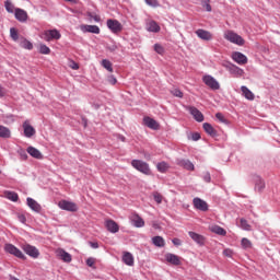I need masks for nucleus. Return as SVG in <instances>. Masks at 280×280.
Listing matches in <instances>:
<instances>
[{"label":"nucleus","instance_id":"4","mask_svg":"<svg viewBox=\"0 0 280 280\" xmlns=\"http://www.w3.org/2000/svg\"><path fill=\"white\" fill-rule=\"evenodd\" d=\"M4 250L5 253H9V255H13V257H18V259H23L24 261L25 259H27V256H25V254H23V252L19 249L16 246H14L13 244H7L4 246Z\"/></svg>","mask_w":280,"mask_h":280},{"label":"nucleus","instance_id":"56","mask_svg":"<svg viewBox=\"0 0 280 280\" xmlns=\"http://www.w3.org/2000/svg\"><path fill=\"white\" fill-rule=\"evenodd\" d=\"M172 243L174 244V246H182L183 245V241H180V238H173Z\"/></svg>","mask_w":280,"mask_h":280},{"label":"nucleus","instance_id":"13","mask_svg":"<svg viewBox=\"0 0 280 280\" xmlns=\"http://www.w3.org/2000/svg\"><path fill=\"white\" fill-rule=\"evenodd\" d=\"M176 164L179 167H183L184 170H187L188 172H194V170H196V166L194 165V163L189 160H185V159H177L176 160Z\"/></svg>","mask_w":280,"mask_h":280},{"label":"nucleus","instance_id":"33","mask_svg":"<svg viewBox=\"0 0 280 280\" xmlns=\"http://www.w3.org/2000/svg\"><path fill=\"white\" fill-rule=\"evenodd\" d=\"M20 47L32 51V49H34V44H32V42H30L27 38H23L20 43Z\"/></svg>","mask_w":280,"mask_h":280},{"label":"nucleus","instance_id":"39","mask_svg":"<svg viewBox=\"0 0 280 280\" xmlns=\"http://www.w3.org/2000/svg\"><path fill=\"white\" fill-rule=\"evenodd\" d=\"M241 246L242 248H244L245 250H248V248H253V243H250V240L244 237L241 241Z\"/></svg>","mask_w":280,"mask_h":280},{"label":"nucleus","instance_id":"60","mask_svg":"<svg viewBox=\"0 0 280 280\" xmlns=\"http://www.w3.org/2000/svg\"><path fill=\"white\" fill-rule=\"evenodd\" d=\"M109 51H117V45L108 46Z\"/></svg>","mask_w":280,"mask_h":280},{"label":"nucleus","instance_id":"23","mask_svg":"<svg viewBox=\"0 0 280 280\" xmlns=\"http://www.w3.org/2000/svg\"><path fill=\"white\" fill-rule=\"evenodd\" d=\"M143 122H144V126H147V128H150L151 130H159L160 128L159 122L148 116L143 118Z\"/></svg>","mask_w":280,"mask_h":280},{"label":"nucleus","instance_id":"8","mask_svg":"<svg viewBox=\"0 0 280 280\" xmlns=\"http://www.w3.org/2000/svg\"><path fill=\"white\" fill-rule=\"evenodd\" d=\"M58 207L59 209H62V211H70L71 213L78 211V203L69 200L59 201Z\"/></svg>","mask_w":280,"mask_h":280},{"label":"nucleus","instance_id":"21","mask_svg":"<svg viewBox=\"0 0 280 280\" xmlns=\"http://www.w3.org/2000/svg\"><path fill=\"white\" fill-rule=\"evenodd\" d=\"M165 259L168 264H172V266H180V257L176 254L167 253L165 254Z\"/></svg>","mask_w":280,"mask_h":280},{"label":"nucleus","instance_id":"24","mask_svg":"<svg viewBox=\"0 0 280 280\" xmlns=\"http://www.w3.org/2000/svg\"><path fill=\"white\" fill-rule=\"evenodd\" d=\"M188 235L191 240L196 242L199 246H205V236L196 233V232H188Z\"/></svg>","mask_w":280,"mask_h":280},{"label":"nucleus","instance_id":"43","mask_svg":"<svg viewBox=\"0 0 280 280\" xmlns=\"http://www.w3.org/2000/svg\"><path fill=\"white\" fill-rule=\"evenodd\" d=\"M10 36H11L12 40H14V42L19 40V31H16L15 27H11Z\"/></svg>","mask_w":280,"mask_h":280},{"label":"nucleus","instance_id":"29","mask_svg":"<svg viewBox=\"0 0 280 280\" xmlns=\"http://www.w3.org/2000/svg\"><path fill=\"white\" fill-rule=\"evenodd\" d=\"M255 189L256 191H264V189H266V182H264L259 176L255 177Z\"/></svg>","mask_w":280,"mask_h":280},{"label":"nucleus","instance_id":"30","mask_svg":"<svg viewBox=\"0 0 280 280\" xmlns=\"http://www.w3.org/2000/svg\"><path fill=\"white\" fill-rule=\"evenodd\" d=\"M0 137L1 139H10V137H12V132L10 131V128L0 125Z\"/></svg>","mask_w":280,"mask_h":280},{"label":"nucleus","instance_id":"25","mask_svg":"<svg viewBox=\"0 0 280 280\" xmlns=\"http://www.w3.org/2000/svg\"><path fill=\"white\" fill-rule=\"evenodd\" d=\"M122 261L126 266H135V256L130 252L122 254Z\"/></svg>","mask_w":280,"mask_h":280},{"label":"nucleus","instance_id":"9","mask_svg":"<svg viewBox=\"0 0 280 280\" xmlns=\"http://www.w3.org/2000/svg\"><path fill=\"white\" fill-rule=\"evenodd\" d=\"M108 30L113 32V34H119L124 30V26L121 23L117 20L109 19L106 22Z\"/></svg>","mask_w":280,"mask_h":280},{"label":"nucleus","instance_id":"37","mask_svg":"<svg viewBox=\"0 0 280 280\" xmlns=\"http://www.w3.org/2000/svg\"><path fill=\"white\" fill-rule=\"evenodd\" d=\"M240 228L243 231H253V228L250 226V224H248V221L246 219L240 220Z\"/></svg>","mask_w":280,"mask_h":280},{"label":"nucleus","instance_id":"51","mask_svg":"<svg viewBox=\"0 0 280 280\" xmlns=\"http://www.w3.org/2000/svg\"><path fill=\"white\" fill-rule=\"evenodd\" d=\"M85 264L86 266H89V268H93V266H95V258L93 257L88 258Z\"/></svg>","mask_w":280,"mask_h":280},{"label":"nucleus","instance_id":"32","mask_svg":"<svg viewBox=\"0 0 280 280\" xmlns=\"http://www.w3.org/2000/svg\"><path fill=\"white\" fill-rule=\"evenodd\" d=\"M152 244L158 248H163L165 246V240L162 236H154L152 237Z\"/></svg>","mask_w":280,"mask_h":280},{"label":"nucleus","instance_id":"61","mask_svg":"<svg viewBox=\"0 0 280 280\" xmlns=\"http://www.w3.org/2000/svg\"><path fill=\"white\" fill-rule=\"evenodd\" d=\"M72 69L78 70L80 69V67L78 66V63H74V66H72Z\"/></svg>","mask_w":280,"mask_h":280},{"label":"nucleus","instance_id":"16","mask_svg":"<svg viewBox=\"0 0 280 280\" xmlns=\"http://www.w3.org/2000/svg\"><path fill=\"white\" fill-rule=\"evenodd\" d=\"M22 127L24 130V137H26L27 139H32V137L36 135V129H34L27 120L23 122Z\"/></svg>","mask_w":280,"mask_h":280},{"label":"nucleus","instance_id":"19","mask_svg":"<svg viewBox=\"0 0 280 280\" xmlns=\"http://www.w3.org/2000/svg\"><path fill=\"white\" fill-rule=\"evenodd\" d=\"M105 228L109 233H119V224H117V222H115L113 219L105 221Z\"/></svg>","mask_w":280,"mask_h":280},{"label":"nucleus","instance_id":"6","mask_svg":"<svg viewBox=\"0 0 280 280\" xmlns=\"http://www.w3.org/2000/svg\"><path fill=\"white\" fill-rule=\"evenodd\" d=\"M202 82L206 86H209L211 91H220V82H218V80H215L211 74L203 75Z\"/></svg>","mask_w":280,"mask_h":280},{"label":"nucleus","instance_id":"36","mask_svg":"<svg viewBox=\"0 0 280 280\" xmlns=\"http://www.w3.org/2000/svg\"><path fill=\"white\" fill-rule=\"evenodd\" d=\"M158 171L161 172V174H165L167 172V170H170V164H167L166 162H160L156 165Z\"/></svg>","mask_w":280,"mask_h":280},{"label":"nucleus","instance_id":"12","mask_svg":"<svg viewBox=\"0 0 280 280\" xmlns=\"http://www.w3.org/2000/svg\"><path fill=\"white\" fill-rule=\"evenodd\" d=\"M231 58L236 65H248V57L241 51L232 52Z\"/></svg>","mask_w":280,"mask_h":280},{"label":"nucleus","instance_id":"53","mask_svg":"<svg viewBox=\"0 0 280 280\" xmlns=\"http://www.w3.org/2000/svg\"><path fill=\"white\" fill-rule=\"evenodd\" d=\"M18 220L22 224H25L27 222V218L25 217V214H18Z\"/></svg>","mask_w":280,"mask_h":280},{"label":"nucleus","instance_id":"22","mask_svg":"<svg viewBox=\"0 0 280 280\" xmlns=\"http://www.w3.org/2000/svg\"><path fill=\"white\" fill-rule=\"evenodd\" d=\"M81 31L86 34H100V26L97 25H89V24H85V25H82L81 26Z\"/></svg>","mask_w":280,"mask_h":280},{"label":"nucleus","instance_id":"28","mask_svg":"<svg viewBox=\"0 0 280 280\" xmlns=\"http://www.w3.org/2000/svg\"><path fill=\"white\" fill-rule=\"evenodd\" d=\"M241 91L246 100H249L250 102L255 100V94L247 86L242 85Z\"/></svg>","mask_w":280,"mask_h":280},{"label":"nucleus","instance_id":"34","mask_svg":"<svg viewBox=\"0 0 280 280\" xmlns=\"http://www.w3.org/2000/svg\"><path fill=\"white\" fill-rule=\"evenodd\" d=\"M101 65L104 69H106V71H108L109 73H113V62H110V60L108 59H103L101 61Z\"/></svg>","mask_w":280,"mask_h":280},{"label":"nucleus","instance_id":"20","mask_svg":"<svg viewBox=\"0 0 280 280\" xmlns=\"http://www.w3.org/2000/svg\"><path fill=\"white\" fill-rule=\"evenodd\" d=\"M14 16L20 23H25L27 21V11L18 8L14 11Z\"/></svg>","mask_w":280,"mask_h":280},{"label":"nucleus","instance_id":"1","mask_svg":"<svg viewBox=\"0 0 280 280\" xmlns=\"http://www.w3.org/2000/svg\"><path fill=\"white\" fill-rule=\"evenodd\" d=\"M131 166L138 172H140L141 174H144L145 176L152 175V170H150V164H148L147 162H143L141 160H132Z\"/></svg>","mask_w":280,"mask_h":280},{"label":"nucleus","instance_id":"55","mask_svg":"<svg viewBox=\"0 0 280 280\" xmlns=\"http://www.w3.org/2000/svg\"><path fill=\"white\" fill-rule=\"evenodd\" d=\"M89 16L91 19H93V21H95V23H100V21H102V19L97 14L93 15V14L90 13Z\"/></svg>","mask_w":280,"mask_h":280},{"label":"nucleus","instance_id":"57","mask_svg":"<svg viewBox=\"0 0 280 280\" xmlns=\"http://www.w3.org/2000/svg\"><path fill=\"white\" fill-rule=\"evenodd\" d=\"M192 141H200V133L199 132H194L191 135Z\"/></svg>","mask_w":280,"mask_h":280},{"label":"nucleus","instance_id":"40","mask_svg":"<svg viewBox=\"0 0 280 280\" xmlns=\"http://www.w3.org/2000/svg\"><path fill=\"white\" fill-rule=\"evenodd\" d=\"M4 8H5L7 12H9V14H14L15 10H14V4L12 3V1L7 0L4 2Z\"/></svg>","mask_w":280,"mask_h":280},{"label":"nucleus","instance_id":"44","mask_svg":"<svg viewBox=\"0 0 280 280\" xmlns=\"http://www.w3.org/2000/svg\"><path fill=\"white\" fill-rule=\"evenodd\" d=\"M144 2L151 8H159V0H144Z\"/></svg>","mask_w":280,"mask_h":280},{"label":"nucleus","instance_id":"11","mask_svg":"<svg viewBox=\"0 0 280 280\" xmlns=\"http://www.w3.org/2000/svg\"><path fill=\"white\" fill-rule=\"evenodd\" d=\"M129 220L131 222V225L136 229H143V226H145V221L138 213H132L129 217Z\"/></svg>","mask_w":280,"mask_h":280},{"label":"nucleus","instance_id":"48","mask_svg":"<svg viewBox=\"0 0 280 280\" xmlns=\"http://www.w3.org/2000/svg\"><path fill=\"white\" fill-rule=\"evenodd\" d=\"M153 198H154L155 202H158V205H161L163 202V196H161V194H159V192H155L153 195Z\"/></svg>","mask_w":280,"mask_h":280},{"label":"nucleus","instance_id":"58","mask_svg":"<svg viewBox=\"0 0 280 280\" xmlns=\"http://www.w3.org/2000/svg\"><path fill=\"white\" fill-rule=\"evenodd\" d=\"M89 244H90L91 248H94V249L100 248V244L97 242H90Z\"/></svg>","mask_w":280,"mask_h":280},{"label":"nucleus","instance_id":"18","mask_svg":"<svg viewBox=\"0 0 280 280\" xmlns=\"http://www.w3.org/2000/svg\"><path fill=\"white\" fill-rule=\"evenodd\" d=\"M195 33L201 40H213V34L209 31L198 28Z\"/></svg>","mask_w":280,"mask_h":280},{"label":"nucleus","instance_id":"42","mask_svg":"<svg viewBox=\"0 0 280 280\" xmlns=\"http://www.w3.org/2000/svg\"><path fill=\"white\" fill-rule=\"evenodd\" d=\"M18 154H19L21 161H27L28 155H27V151H25V149L20 148L18 150Z\"/></svg>","mask_w":280,"mask_h":280},{"label":"nucleus","instance_id":"3","mask_svg":"<svg viewBox=\"0 0 280 280\" xmlns=\"http://www.w3.org/2000/svg\"><path fill=\"white\" fill-rule=\"evenodd\" d=\"M225 40H229L230 43H233L234 45H238L242 47L244 45V38L242 36L237 35V33L233 31H228L224 33Z\"/></svg>","mask_w":280,"mask_h":280},{"label":"nucleus","instance_id":"15","mask_svg":"<svg viewBox=\"0 0 280 280\" xmlns=\"http://www.w3.org/2000/svg\"><path fill=\"white\" fill-rule=\"evenodd\" d=\"M192 205L195 209H198V211H209V205L207 203V201L198 197L192 199Z\"/></svg>","mask_w":280,"mask_h":280},{"label":"nucleus","instance_id":"31","mask_svg":"<svg viewBox=\"0 0 280 280\" xmlns=\"http://www.w3.org/2000/svg\"><path fill=\"white\" fill-rule=\"evenodd\" d=\"M203 130L209 135L210 137H215L218 135V131L214 130L213 126L209 122L203 124Z\"/></svg>","mask_w":280,"mask_h":280},{"label":"nucleus","instance_id":"45","mask_svg":"<svg viewBox=\"0 0 280 280\" xmlns=\"http://www.w3.org/2000/svg\"><path fill=\"white\" fill-rule=\"evenodd\" d=\"M107 82L108 84H112V86H115V84H117V78H115L113 74H109L107 75Z\"/></svg>","mask_w":280,"mask_h":280},{"label":"nucleus","instance_id":"47","mask_svg":"<svg viewBox=\"0 0 280 280\" xmlns=\"http://www.w3.org/2000/svg\"><path fill=\"white\" fill-rule=\"evenodd\" d=\"M210 0H203L201 2L202 8H205L206 12H211V4L209 3Z\"/></svg>","mask_w":280,"mask_h":280},{"label":"nucleus","instance_id":"49","mask_svg":"<svg viewBox=\"0 0 280 280\" xmlns=\"http://www.w3.org/2000/svg\"><path fill=\"white\" fill-rule=\"evenodd\" d=\"M171 93L175 97H183V91H180L179 89H174L173 91H171Z\"/></svg>","mask_w":280,"mask_h":280},{"label":"nucleus","instance_id":"5","mask_svg":"<svg viewBox=\"0 0 280 280\" xmlns=\"http://www.w3.org/2000/svg\"><path fill=\"white\" fill-rule=\"evenodd\" d=\"M43 38L46 40V43H51V40H60L62 38V35L60 34V31L54 28V30H47L43 33Z\"/></svg>","mask_w":280,"mask_h":280},{"label":"nucleus","instance_id":"59","mask_svg":"<svg viewBox=\"0 0 280 280\" xmlns=\"http://www.w3.org/2000/svg\"><path fill=\"white\" fill-rule=\"evenodd\" d=\"M0 97H5V88L0 85Z\"/></svg>","mask_w":280,"mask_h":280},{"label":"nucleus","instance_id":"52","mask_svg":"<svg viewBox=\"0 0 280 280\" xmlns=\"http://www.w3.org/2000/svg\"><path fill=\"white\" fill-rule=\"evenodd\" d=\"M154 51H156V54H163L164 51L163 46H161V44H155Z\"/></svg>","mask_w":280,"mask_h":280},{"label":"nucleus","instance_id":"17","mask_svg":"<svg viewBox=\"0 0 280 280\" xmlns=\"http://www.w3.org/2000/svg\"><path fill=\"white\" fill-rule=\"evenodd\" d=\"M57 257L60 258L61 261H65L66 264H71L73 257L71 256V254H69V252L59 248L57 249Z\"/></svg>","mask_w":280,"mask_h":280},{"label":"nucleus","instance_id":"35","mask_svg":"<svg viewBox=\"0 0 280 280\" xmlns=\"http://www.w3.org/2000/svg\"><path fill=\"white\" fill-rule=\"evenodd\" d=\"M212 233H215V235H226V230H224L222 226L220 225H214L211 228Z\"/></svg>","mask_w":280,"mask_h":280},{"label":"nucleus","instance_id":"2","mask_svg":"<svg viewBox=\"0 0 280 280\" xmlns=\"http://www.w3.org/2000/svg\"><path fill=\"white\" fill-rule=\"evenodd\" d=\"M222 67H224V69H226L231 75H235L236 78H242V75H244V69L231 63V61H225L222 63Z\"/></svg>","mask_w":280,"mask_h":280},{"label":"nucleus","instance_id":"63","mask_svg":"<svg viewBox=\"0 0 280 280\" xmlns=\"http://www.w3.org/2000/svg\"><path fill=\"white\" fill-rule=\"evenodd\" d=\"M120 140H121V141H126V137L121 136V137H120Z\"/></svg>","mask_w":280,"mask_h":280},{"label":"nucleus","instance_id":"10","mask_svg":"<svg viewBox=\"0 0 280 280\" xmlns=\"http://www.w3.org/2000/svg\"><path fill=\"white\" fill-rule=\"evenodd\" d=\"M185 109L188 110V113H190L194 119L197 120L199 124H201V121H205V115L195 106H186Z\"/></svg>","mask_w":280,"mask_h":280},{"label":"nucleus","instance_id":"50","mask_svg":"<svg viewBox=\"0 0 280 280\" xmlns=\"http://www.w3.org/2000/svg\"><path fill=\"white\" fill-rule=\"evenodd\" d=\"M202 180H205V183H211V173L206 172V173L202 175Z\"/></svg>","mask_w":280,"mask_h":280},{"label":"nucleus","instance_id":"62","mask_svg":"<svg viewBox=\"0 0 280 280\" xmlns=\"http://www.w3.org/2000/svg\"><path fill=\"white\" fill-rule=\"evenodd\" d=\"M68 1L69 3H78V0H66Z\"/></svg>","mask_w":280,"mask_h":280},{"label":"nucleus","instance_id":"26","mask_svg":"<svg viewBox=\"0 0 280 280\" xmlns=\"http://www.w3.org/2000/svg\"><path fill=\"white\" fill-rule=\"evenodd\" d=\"M147 30L148 32H153V34H156L161 32V26H159V23H156V21L151 20L147 24Z\"/></svg>","mask_w":280,"mask_h":280},{"label":"nucleus","instance_id":"14","mask_svg":"<svg viewBox=\"0 0 280 280\" xmlns=\"http://www.w3.org/2000/svg\"><path fill=\"white\" fill-rule=\"evenodd\" d=\"M26 205L35 213H40V211H43V207L40 206V203H38V201L33 199L32 197L26 198Z\"/></svg>","mask_w":280,"mask_h":280},{"label":"nucleus","instance_id":"7","mask_svg":"<svg viewBox=\"0 0 280 280\" xmlns=\"http://www.w3.org/2000/svg\"><path fill=\"white\" fill-rule=\"evenodd\" d=\"M22 250H24L28 257H32V259H38V257H40V252L38 248H36V246L24 244L22 245Z\"/></svg>","mask_w":280,"mask_h":280},{"label":"nucleus","instance_id":"46","mask_svg":"<svg viewBox=\"0 0 280 280\" xmlns=\"http://www.w3.org/2000/svg\"><path fill=\"white\" fill-rule=\"evenodd\" d=\"M215 117L221 124H229V121L226 120V118H224V115L222 113H217Z\"/></svg>","mask_w":280,"mask_h":280},{"label":"nucleus","instance_id":"27","mask_svg":"<svg viewBox=\"0 0 280 280\" xmlns=\"http://www.w3.org/2000/svg\"><path fill=\"white\" fill-rule=\"evenodd\" d=\"M27 154H30L33 159L42 160L43 159V153L34 147H28L26 149Z\"/></svg>","mask_w":280,"mask_h":280},{"label":"nucleus","instance_id":"38","mask_svg":"<svg viewBox=\"0 0 280 280\" xmlns=\"http://www.w3.org/2000/svg\"><path fill=\"white\" fill-rule=\"evenodd\" d=\"M39 54H43L44 56H49V54H51V49L49 48V46H47L45 44H40L39 45Z\"/></svg>","mask_w":280,"mask_h":280},{"label":"nucleus","instance_id":"54","mask_svg":"<svg viewBox=\"0 0 280 280\" xmlns=\"http://www.w3.org/2000/svg\"><path fill=\"white\" fill-rule=\"evenodd\" d=\"M223 255L225 256V257H233V249H231V248H226V249H224L223 250Z\"/></svg>","mask_w":280,"mask_h":280},{"label":"nucleus","instance_id":"41","mask_svg":"<svg viewBox=\"0 0 280 280\" xmlns=\"http://www.w3.org/2000/svg\"><path fill=\"white\" fill-rule=\"evenodd\" d=\"M8 200H11V202H18L19 201V194L14 191H8L7 192Z\"/></svg>","mask_w":280,"mask_h":280}]
</instances>
